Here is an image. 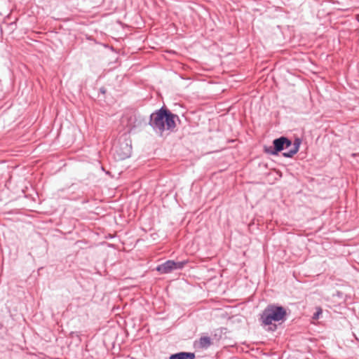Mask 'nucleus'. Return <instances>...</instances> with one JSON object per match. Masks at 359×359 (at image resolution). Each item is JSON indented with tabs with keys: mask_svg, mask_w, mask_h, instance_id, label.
Instances as JSON below:
<instances>
[{
	"mask_svg": "<svg viewBox=\"0 0 359 359\" xmlns=\"http://www.w3.org/2000/svg\"><path fill=\"white\" fill-rule=\"evenodd\" d=\"M187 264V261L175 262L173 260H168L157 266L156 271L161 273H169L175 270L182 269Z\"/></svg>",
	"mask_w": 359,
	"mask_h": 359,
	"instance_id": "7ed1b4c3",
	"label": "nucleus"
},
{
	"mask_svg": "<svg viewBox=\"0 0 359 359\" xmlns=\"http://www.w3.org/2000/svg\"><path fill=\"white\" fill-rule=\"evenodd\" d=\"M212 344V341L209 337H201L198 341L199 347L201 348H208Z\"/></svg>",
	"mask_w": 359,
	"mask_h": 359,
	"instance_id": "6e6552de",
	"label": "nucleus"
},
{
	"mask_svg": "<svg viewBox=\"0 0 359 359\" xmlns=\"http://www.w3.org/2000/svg\"><path fill=\"white\" fill-rule=\"evenodd\" d=\"M302 140L300 138H295L292 146L289 148L288 151L283 152V156L286 158L292 157L295 154L298 152Z\"/></svg>",
	"mask_w": 359,
	"mask_h": 359,
	"instance_id": "423d86ee",
	"label": "nucleus"
},
{
	"mask_svg": "<svg viewBox=\"0 0 359 359\" xmlns=\"http://www.w3.org/2000/svg\"><path fill=\"white\" fill-rule=\"evenodd\" d=\"M195 354L191 352H180L172 354L169 359H194Z\"/></svg>",
	"mask_w": 359,
	"mask_h": 359,
	"instance_id": "0eeeda50",
	"label": "nucleus"
},
{
	"mask_svg": "<svg viewBox=\"0 0 359 359\" xmlns=\"http://www.w3.org/2000/svg\"><path fill=\"white\" fill-rule=\"evenodd\" d=\"M176 118H178L176 114L162 107L150 115L149 124L155 132L162 134L165 130H172L175 128Z\"/></svg>",
	"mask_w": 359,
	"mask_h": 359,
	"instance_id": "f257e3e1",
	"label": "nucleus"
},
{
	"mask_svg": "<svg viewBox=\"0 0 359 359\" xmlns=\"http://www.w3.org/2000/svg\"><path fill=\"white\" fill-rule=\"evenodd\" d=\"M293 143L291 140H290L288 138L286 137V142L284 144V149H289L290 147H292Z\"/></svg>",
	"mask_w": 359,
	"mask_h": 359,
	"instance_id": "1a4fd4ad",
	"label": "nucleus"
},
{
	"mask_svg": "<svg viewBox=\"0 0 359 359\" xmlns=\"http://www.w3.org/2000/svg\"><path fill=\"white\" fill-rule=\"evenodd\" d=\"M286 142L285 137H280L273 141V147L265 148V151L272 155H276L278 152L284 149V144Z\"/></svg>",
	"mask_w": 359,
	"mask_h": 359,
	"instance_id": "20e7f679",
	"label": "nucleus"
},
{
	"mask_svg": "<svg viewBox=\"0 0 359 359\" xmlns=\"http://www.w3.org/2000/svg\"><path fill=\"white\" fill-rule=\"evenodd\" d=\"M287 312L285 308L281 306L269 304L262 313L260 320L265 325H270L273 321L285 320Z\"/></svg>",
	"mask_w": 359,
	"mask_h": 359,
	"instance_id": "f03ea898",
	"label": "nucleus"
},
{
	"mask_svg": "<svg viewBox=\"0 0 359 359\" xmlns=\"http://www.w3.org/2000/svg\"><path fill=\"white\" fill-rule=\"evenodd\" d=\"M114 150L120 160L128 158L130 156L131 147L128 144H121L120 148L114 147Z\"/></svg>",
	"mask_w": 359,
	"mask_h": 359,
	"instance_id": "39448f33",
	"label": "nucleus"
},
{
	"mask_svg": "<svg viewBox=\"0 0 359 359\" xmlns=\"http://www.w3.org/2000/svg\"><path fill=\"white\" fill-rule=\"evenodd\" d=\"M321 313V311L317 312L314 314L313 318L317 319L318 318L319 314Z\"/></svg>",
	"mask_w": 359,
	"mask_h": 359,
	"instance_id": "9d476101",
	"label": "nucleus"
}]
</instances>
